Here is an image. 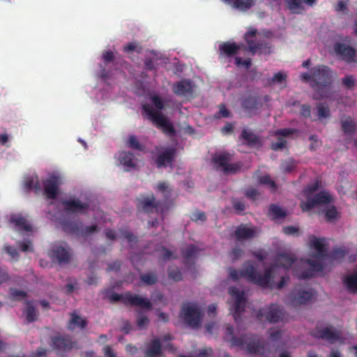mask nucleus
Returning <instances> with one entry per match:
<instances>
[{
    "label": "nucleus",
    "instance_id": "33",
    "mask_svg": "<svg viewBox=\"0 0 357 357\" xmlns=\"http://www.w3.org/2000/svg\"><path fill=\"white\" fill-rule=\"evenodd\" d=\"M295 261L296 259L293 255L287 253H281L278 255L276 259V266L287 269L292 266Z\"/></svg>",
    "mask_w": 357,
    "mask_h": 357
},
{
    "label": "nucleus",
    "instance_id": "46",
    "mask_svg": "<svg viewBox=\"0 0 357 357\" xmlns=\"http://www.w3.org/2000/svg\"><path fill=\"white\" fill-rule=\"evenodd\" d=\"M168 276L174 281H180L182 280V273L176 266L169 267Z\"/></svg>",
    "mask_w": 357,
    "mask_h": 357
},
{
    "label": "nucleus",
    "instance_id": "61",
    "mask_svg": "<svg viewBox=\"0 0 357 357\" xmlns=\"http://www.w3.org/2000/svg\"><path fill=\"white\" fill-rule=\"evenodd\" d=\"M236 64L238 66H243L245 67L246 69L250 68L251 66V59H246L245 60L242 59L241 57H236L235 58Z\"/></svg>",
    "mask_w": 357,
    "mask_h": 357
},
{
    "label": "nucleus",
    "instance_id": "7",
    "mask_svg": "<svg viewBox=\"0 0 357 357\" xmlns=\"http://www.w3.org/2000/svg\"><path fill=\"white\" fill-rule=\"evenodd\" d=\"M232 155L227 152L215 153L211 162L216 170L222 171L225 174H236L241 168L240 163H229Z\"/></svg>",
    "mask_w": 357,
    "mask_h": 357
},
{
    "label": "nucleus",
    "instance_id": "45",
    "mask_svg": "<svg viewBox=\"0 0 357 357\" xmlns=\"http://www.w3.org/2000/svg\"><path fill=\"white\" fill-rule=\"evenodd\" d=\"M10 296L14 301H22L27 297V294L24 291L11 288L10 289Z\"/></svg>",
    "mask_w": 357,
    "mask_h": 357
},
{
    "label": "nucleus",
    "instance_id": "8",
    "mask_svg": "<svg viewBox=\"0 0 357 357\" xmlns=\"http://www.w3.org/2000/svg\"><path fill=\"white\" fill-rule=\"evenodd\" d=\"M142 109L149 116L150 120L158 128H161L165 134L169 135L175 134V129L173 125L160 111L155 110L152 106L148 104L143 105Z\"/></svg>",
    "mask_w": 357,
    "mask_h": 357
},
{
    "label": "nucleus",
    "instance_id": "20",
    "mask_svg": "<svg viewBox=\"0 0 357 357\" xmlns=\"http://www.w3.org/2000/svg\"><path fill=\"white\" fill-rule=\"evenodd\" d=\"M176 154V149L167 148L160 151L155 158L154 161L158 168L166 167L168 165H172Z\"/></svg>",
    "mask_w": 357,
    "mask_h": 357
},
{
    "label": "nucleus",
    "instance_id": "19",
    "mask_svg": "<svg viewBox=\"0 0 357 357\" xmlns=\"http://www.w3.org/2000/svg\"><path fill=\"white\" fill-rule=\"evenodd\" d=\"M137 208L139 211L149 213L154 210H158L160 202L155 200L153 195L139 197L137 199Z\"/></svg>",
    "mask_w": 357,
    "mask_h": 357
},
{
    "label": "nucleus",
    "instance_id": "50",
    "mask_svg": "<svg viewBox=\"0 0 357 357\" xmlns=\"http://www.w3.org/2000/svg\"><path fill=\"white\" fill-rule=\"evenodd\" d=\"M231 204H232L233 208L237 213L243 212L245 209V203L243 201L239 200L236 198H233L231 199Z\"/></svg>",
    "mask_w": 357,
    "mask_h": 357
},
{
    "label": "nucleus",
    "instance_id": "10",
    "mask_svg": "<svg viewBox=\"0 0 357 357\" xmlns=\"http://www.w3.org/2000/svg\"><path fill=\"white\" fill-rule=\"evenodd\" d=\"M202 313L199 307L194 303L183 305L181 317L183 321L192 328H199L201 326Z\"/></svg>",
    "mask_w": 357,
    "mask_h": 357
},
{
    "label": "nucleus",
    "instance_id": "30",
    "mask_svg": "<svg viewBox=\"0 0 357 357\" xmlns=\"http://www.w3.org/2000/svg\"><path fill=\"white\" fill-rule=\"evenodd\" d=\"M63 230L69 234L79 236L81 229V222L63 220L61 222Z\"/></svg>",
    "mask_w": 357,
    "mask_h": 357
},
{
    "label": "nucleus",
    "instance_id": "2",
    "mask_svg": "<svg viewBox=\"0 0 357 357\" xmlns=\"http://www.w3.org/2000/svg\"><path fill=\"white\" fill-rule=\"evenodd\" d=\"M324 238H318L313 237L310 240V245L317 250V253L314 255V259H310L306 261L307 264L310 266V268L303 270L301 273L295 271V275L298 279L311 278L315 275L317 272H321L326 268L327 250L324 243Z\"/></svg>",
    "mask_w": 357,
    "mask_h": 357
},
{
    "label": "nucleus",
    "instance_id": "64",
    "mask_svg": "<svg viewBox=\"0 0 357 357\" xmlns=\"http://www.w3.org/2000/svg\"><path fill=\"white\" fill-rule=\"evenodd\" d=\"M149 323V319L146 316L139 315L137 319V324L139 328L147 326Z\"/></svg>",
    "mask_w": 357,
    "mask_h": 357
},
{
    "label": "nucleus",
    "instance_id": "39",
    "mask_svg": "<svg viewBox=\"0 0 357 357\" xmlns=\"http://www.w3.org/2000/svg\"><path fill=\"white\" fill-rule=\"evenodd\" d=\"M341 126L342 129L345 134L351 135L356 132V125L351 117H348L344 120H341Z\"/></svg>",
    "mask_w": 357,
    "mask_h": 357
},
{
    "label": "nucleus",
    "instance_id": "49",
    "mask_svg": "<svg viewBox=\"0 0 357 357\" xmlns=\"http://www.w3.org/2000/svg\"><path fill=\"white\" fill-rule=\"evenodd\" d=\"M298 132L296 128H282L275 131V135L280 137H287Z\"/></svg>",
    "mask_w": 357,
    "mask_h": 357
},
{
    "label": "nucleus",
    "instance_id": "62",
    "mask_svg": "<svg viewBox=\"0 0 357 357\" xmlns=\"http://www.w3.org/2000/svg\"><path fill=\"white\" fill-rule=\"evenodd\" d=\"M300 114L305 118H310L311 116V108L307 105H302L301 106Z\"/></svg>",
    "mask_w": 357,
    "mask_h": 357
},
{
    "label": "nucleus",
    "instance_id": "51",
    "mask_svg": "<svg viewBox=\"0 0 357 357\" xmlns=\"http://www.w3.org/2000/svg\"><path fill=\"white\" fill-rule=\"evenodd\" d=\"M342 83L347 89H351L355 86L356 79L353 75H348L342 78Z\"/></svg>",
    "mask_w": 357,
    "mask_h": 357
},
{
    "label": "nucleus",
    "instance_id": "15",
    "mask_svg": "<svg viewBox=\"0 0 357 357\" xmlns=\"http://www.w3.org/2000/svg\"><path fill=\"white\" fill-rule=\"evenodd\" d=\"M282 316L281 307L276 304H271L268 307L260 309L257 314L259 320H262L264 317L269 323H277L280 321Z\"/></svg>",
    "mask_w": 357,
    "mask_h": 357
},
{
    "label": "nucleus",
    "instance_id": "14",
    "mask_svg": "<svg viewBox=\"0 0 357 357\" xmlns=\"http://www.w3.org/2000/svg\"><path fill=\"white\" fill-rule=\"evenodd\" d=\"M332 202V197L326 191H321L312 197H307L306 202H302L300 206L303 211H308L317 205L328 204Z\"/></svg>",
    "mask_w": 357,
    "mask_h": 357
},
{
    "label": "nucleus",
    "instance_id": "56",
    "mask_svg": "<svg viewBox=\"0 0 357 357\" xmlns=\"http://www.w3.org/2000/svg\"><path fill=\"white\" fill-rule=\"evenodd\" d=\"M151 100L154 106L158 109L162 110L164 109V102L157 95L151 96Z\"/></svg>",
    "mask_w": 357,
    "mask_h": 357
},
{
    "label": "nucleus",
    "instance_id": "29",
    "mask_svg": "<svg viewBox=\"0 0 357 357\" xmlns=\"http://www.w3.org/2000/svg\"><path fill=\"white\" fill-rule=\"evenodd\" d=\"M24 185L26 190H33L36 194H38L41 192L42 188L36 174H33L25 177L24 180Z\"/></svg>",
    "mask_w": 357,
    "mask_h": 357
},
{
    "label": "nucleus",
    "instance_id": "58",
    "mask_svg": "<svg viewBox=\"0 0 357 357\" xmlns=\"http://www.w3.org/2000/svg\"><path fill=\"white\" fill-rule=\"evenodd\" d=\"M190 218L194 222H197L199 220L204 222L206 220V216L204 212L196 211L192 213Z\"/></svg>",
    "mask_w": 357,
    "mask_h": 357
},
{
    "label": "nucleus",
    "instance_id": "12",
    "mask_svg": "<svg viewBox=\"0 0 357 357\" xmlns=\"http://www.w3.org/2000/svg\"><path fill=\"white\" fill-rule=\"evenodd\" d=\"M310 334L315 338L326 340L331 344L338 341L342 342V332L340 331L334 330L332 326H326L324 328H320L317 326L310 332Z\"/></svg>",
    "mask_w": 357,
    "mask_h": 357
},
{
    "label": "nucleus",
    "instance_id": "22",
    "mask_svg": "<svg viewBox=\"0 0 357 357\" xmlns=\"http://www.w3.org/2000/svg\"><path fill=\"white\" fill-rule=\"evenodd\" d=\"M61 203L65 211L72 213H85L89 208L88 203H82L77 199L64 200Z\"/></svg>",
    "mask_w": 357,
    "mask_h": 357
},
{
    "label": "nucleus",
    "instance_id": "35",
    "mask_svg": "<svg viewBox=\"0 0 357 357\" xmlns=\"http://www.w3.org/2000/svg\"><path fill=\"white\" fill-rule=\"evenodd\" d=\"M10 222L12 224H14L15 227H17L20 230L31 231L32 229L31 226L28 223L26 219L24 217L12 216L10 219Z\"/></svg>",
    "mask_w": 357,
    "mask_h": 357
},
{
    "label": "nucleus",
    "instance_id": "23",
    "mask_svg": "<svg viewBox=\"0 0 357 357\" xmlns=\"http://www.w3.org/2000/svg\"><path fill=\"white\" fill-rule=\"evenodd\" d=\"M174 93L178 96H186L192 93V85L190 80L183 79L172 87Z\"/></svg>",
    "mask_w": 357,
    "mask_h": 357
},
{
    "label": "nucleus",
    "instance_id": "44",
    "mask_svg": "<svg viewBox=\"0 0 357 357\" xmlns=\"http://www.w3.org/2000/svg\"><path fill=\"white\" fill-rule=\"evenodd\" d=\"M140 280L146 285H153L157 282L158 278L154 273H146L140 275Z\"/></svg>",
    "mask_w": 357,
    "mask_h": 357
},
{
    "label": "nucleus",
    "instance_id": "28",
    "mask_svg": "<svg viewBox=\"0 0 357 357\" xmlns=\"http://www.w3.org/2000/svg\"><path fill=\"white\" fill-rule=\"evenodd\" d=\"M162 353L161 342L158 338L153 339L144 351V357H158Z\"/></svg>",
    "mask_w": 357,
    "mask_h": 357
},
{
    "label": "nucleus",
    "instance_id": "1",
    "mask_svg": "<svg viewBox=\"0 0 357 357\" xmlns=\"http://www.w3.org/2000/svg\"><path fill=\"white\" fill-rule=\"evenodd\" d=\"M336 77V73L326 65H317L310 73L301 74L300 78L305 82H310V86L314 90L313 98L321 100L324 98L332 99L334 92L331 85Z\"/></svg>",
    "mask_w": 357,
    "mask_h": 357
},
{
    "label": "nucleus",
    "instance_id": "6",
    "mask_svg": "<svg viewBox=\"0 0 357 357\" xmlns=\"http://www.w3.org/2000/svg\"><path fill=\"white\" fill-rule=\"evenodd\" d=\"M109 300L112 303L121 301L126 305L137 306L147 310H151L152 307V303L148 298L137 294H132L130 292L124 294L114 292L109 295Z\"/></svg>",
    "mask_w": 357,
    "mask_h": 357
},
{
    "label": "nucleus",
    "instance_id": "26",
    "mask_svg": "<svg viewBox=\"0 0 357 357\" xmlns=\"http://www.w3.org/2000/svg\"><path fill=\"white\" fill-rule=\"evenodd\" d=\"M240 50V46L235 43L225 42L219 45L220 56L231 57L236 55Z\"/></svg>",
    "mask_w": 357,
    "mask_h": 357
},
{
    "label": "nucleus",
    "instance_id": "24",
    "mask_svg": "<svg viewBox=\"0 0 357 357\" xmlns=\"http://www.w3.org/2000/svg\"><path fill=\"white\" fill-rule=\"evenodd\" d=\"M119 162L126 172H129L137 168V164L134 160V155L130 152H121L119 155Z\"/></svg>",
    "mask_w": 357,
    "mask_h": 357
},
{
    "label": "nucleus",
    "instance_id": "27",
    "mask_svg": "<svg viewBox=\"0 0 357 357\" xmlns=\"http://www.w3.org/2000/svg\"><path fill=\"white\" fill-rule=\"evenodd\" d=\"M70 319L68 321L67 328L69 331H74L75 328L84 329L87 326L88 321L86 319L81 317L75 312L70 313Z\"/></svg>",
    "mask_w": 357,
    "mask_h": 357
},
{
    "label": "nucleus",
    "instance_id": "42",
    "mask_svg": "<svg viewBox=\"0 0 357 357\" xmlns=\"http://www.w3.org/2000/svg\"><path fill=\"white\" fill-rule=\"evenodd\" d=\"M127 145L130 149L142 151L144 150V146L142 144L135 135H130L127 142Z\"/></svg>",
    "mask_w": 357,
    "mask_h": 357
},
{
    "label": "nucleus",
    "instance_id": "55",
    "mask_svg": "<svg viewBox=\"0 0 357 357\" xmlns=\"http://www.w3.org/2000/svg\"><path fill=\"white\" fill-rule=\"evenodd\" d=\"M245 195L248 199L255 201L257 199L259 193L255 188H251L245 191Z\"/></svg>",
    "mask_w": 357,
    "mask_h": 357
},
{
    "label": "nucleus",
    "instance_id": "57",
    "mask_svg": "<svg viewBox=\"0 0 357 357\" xmlns=\"http://www.w3.org/2000/svg\"><path fill=\"white\" fill-rule=\"evenodd\" d=\"M337 215V211L335 207L332 206L326 211V213H325L326 220L327 221H331L336 218Z\"/></svg>",
    "mask_w": 357,
    "mask_h": 357
},
{
    "label": "nucleus",
    "instance_id": "59",
    "mask_svg": "<svg viewBox=\"0 0 357 357\" xmlns=\"http://www.w3.org/2000/svg\"><path fill=\"white\" fill-rule=\"evenodd\" d=\"M259 183L261 184L268 185L273 189H276V184L274 181H273L271 177L268 175L263 176L259 178Z\"/></svg>",
    "mask_w": 357,
    "mask_h": 357
},
{
    "label": "nucleus",
    "instance_id": "52",
    "mask_svg": "<svg viewBox=\"0 0 357 357\" xmlns=\"http://www.w3.org/2000/svg\"><path fill=\"white\" fill-rule=\"evenodd\" d=\"M97 231H98V226L96 225L87 226V227H84L82 225L79 236H87V235L91 234Z\"/></svg>",
    "mask_w": 357,
    "mask_h": 357
},
{
    "label": "nucleus",
    "instance_id": "4",
    "mask_svg": "<svg viewBox=\"0 0 357 357\" xmlns=\"http://www.w3.org/2000/svg\"><path fill=\"white\" fill-rule=\"evenodd\" d=\"M241 277L247 279L250 282L257 284L263 288H271V281L273 278V268H266L264 275H261L250 261L244 264L243 268L240 271Z\"/></svg>",
    "mask_w": 357,
    "mask_h": 357
},
{
    "label": "nucleus",
    "instance_id": "31",
    "mask_svg": "<svg viewBox=\"0 0 357 357\" xmlns=\"http://www.w3.org/2000/svg\"><path fill=\"white\" fill-rule=\"evenodd\" d=\"M241 137L245 142V144L249 146L261 145L259 137L249 130L243 129Z\"/></svg>",
    "mask_w": 357,
    "mask_h": 357
},
{
    "label": "nucleus",
    "instance_id": "32",
    "mask_svg": "<svg viewBox=\"0 0 357 357\" xmlns=\"http://www.w3.org/2000/svg\"><path fill=\"white\" fill-rule=\"evenodd\" d=\"M233 8L241 11L250 9L255 3L254 0H222Z\"/></svg>",
    "mask_w": 357,
    "mask_h": 357
},
{
    "label": "nucleus",
    "instance_id": "3",
    "mask_svg": "<svg viewBox=\"0 0 357 357\" xmlns=\"http://www.w3.org/2000/svg\"><path fill=\"white\" fill-rule=\"evenodd\" d=\"M273 33L270 31H265L263 33L256 29L250 27L244 34V40L248 45V51L255 54L256 53L270 54L272 52V45L265 41L262 36L268 38L272 37Z\"/></svg>",
    "mask_w": 357,
    "mask_h": 357
},
{
    "label": "nucleus",
    "instance_id": "11",
    "mask_svg": "<svg viewBox=\"0 0 357 357\" xmlns=\"http://www.w3.org/2000/svg\"><path fill=\"white\" fill-rule=\"evenodd\" d=\"M52 348L59 356H64L73 348L79 349L77 341H73L70 335H58L52 338Z\"/></svg>",
    "mask_w": 357,
    "mask_h": 357
},
{
    "label": "nucleus",
    "instance_id": "9",
    "mask_svg": "<svg viewBox=\"0 0 357 357\" xmlns=\"http://www.w3.org/2000/svg\"><path fill=\"white\" fill-rule=\"evenodd\" d=\"M269 96H264L262 98L256 94H248L243 96L241 101L243 109L249 116H255L260 112V109L263 107V101L268 102L270 100Z\"/></svg>",
    "mask_w": 357,
    "mask_h": 357
},
{
    "label": "nucleus",
    "instance_id": "13",
    "mask_svg": "<svg viewBox=\"0 0 357 357\" xmlns=\"http://www.w3.org/2000/svg\"><path fill=\"white\" fill-rule=\"evenodd\" d=\"M229 294L235 299L233 317L236 322L241 318V314L244 312L246 304L245 294L243 291H240L236 287L229 288Z\"/></svg>",
    "mask_w": 357,
    "mask_h": 357
},
{
    "label": "nucleus",
    "instance_id": "53",
    "mask_svg": "<svg viewBox=\"0 0 357 357\" xmlns=\"http://www.w3.org/2000/svg\"><path fill=\"white\" fill-rule=\"evenodd\" d=\"M286 145H287V141L285 139H284L283 138L280 137L276 142L272 143L271 147L272 150L276 151L283 149L284 148L286 147Z\"/></svg>",
    "mask_w": 357,
    "mask_h": 357
},
{
    "label": "nucleus",
    "instance_id": "41",
    "mask_svg": "<svg viewBox=\"0 0 357 357\" xmlns=\"http://www.w3.org/2000/svg\"><path fill=\"white\" fill-rule=\"evenodd\" d=\"M26 305L27 306L25 310L26 319L28 321V323H31L36 320V310L35 307L31 305L30 301H26Z\"/></svg>",
    "mask_w": 357,
    "mask_h": 357
},
{
    "label": "nucleus",
    "instance_id": "16",
    "mask_svg": "<svg viewBox=\"0 0 357 357\" xmlns=\"http://www.w3.org/2000/svg\"><path fill=\"white\" fill-rule=\"evenodd\" d=\"M334 51L340 59L348 63L357 62L356 50L344 43H336L334 45Z\"/></svg>",
    "mask_w": 357,
    "mask_h": 357
},
{
    "label": "nucleus",
    "instance_id": "43",
    "mask_svg": "<svg viewBox=\"0 0 357 357\" xmlns=\"http://www.w3.org/2000/svg\"><path fill=\"white\" fill-rule=\"evenodd\" d=\"M317 116L319 119L328 118L331 116V110L328 105L319 103L317 105Z\"/></svg>",
    "mask_w": 357,
    "mask_h": 357
},
{
    "label": "nucleus",
    "instance_id": "36",
    "mask_svg": "<svg viewBox=\"0 0 357 357\" xmlns=\"http://www.w3.org/2000/svg\"><path fill=\"white\" fill-rule=\"evenodd\" d=\"M343 283L350 293H357V272L347 275L344 278Z\"/></svg>",
    "mask_w": 357,
    "mask_h": 357
},
{
    "label": "nucleus",
    "instance_id": "38",
    "mask_svg": "<svg viewBox=\"0 0 357 357\" xmlns=\"http://www.w3.org/2000/svg\"><path fill=\"white\" fill-rule=\"evenodd\" d=\"M197 247L191 245L185 248L182 250V255L185 260V264H187L191 259L196 257L197 252H199Z\"/></svg>",
    "mask_w": 357,
    "mask_h": 357
},
{
    "label": "nucleus",
    "instance_id": "5",
    "mask_svg": "<svg viewBox=\"0 0 357 357\" xmlns=\"http://www.w3.org/2000/svg\"><path fill=\"white\" fill-rule=\"evenodd\" d=\"M232 346L240 347L250 355H258L261 357H268L269 351L266 343L252 337L241 336L233 337Z\"/></svg>",
    "mask_w": 357,
    "mask_h": 357
},
{
    "label": "nucleus",
    "instance_id": "63",
    "mask_svg": "<svg viewBox=\"0 0 357 357\" xmlns=\"http://www.w3.org/2000/svg\"><path fill=\"white\" fill-rule=\"evenodd\" d=\"M102 60L105 63L112 62L114 60L115 56L113 52L108 50L102 54Z\"/></svg>",
    "mask_w": 357,
    "mask_h": 357
},
{
    "label": "nucleus",
    "instance_id": "60",
    "mask_svg": "<svg viewBox=\"0 0 357 357\" xmlns=\"http://www.w3.org/2000/svg\"><path fill=\"white\" fill-rule=\"evenodd\" d=\"M120 231L122 237L126 239L129 243H132L135 241L136 237L128 230L121 229Z\"/></svg>",
    "mask_w": 357,
    "mask_h": 357
},
{
    "label": "nucleus",
    "instance_id": "21",
    "mask_svg": "<svg viewBox=\"0 0 357 357\" xmlns=\"http://www.w3.org/2000/svg\"><path fill=\"white\" fill-rule=\"evenodd\" d=\"M50 255L53 260H56L59 264H68L71 258L68 246H54L51 250Z\"/></svg>",
    "mask_w": 357,
    "mask_h": 357
},
{
    "label": "nucleus",
    "instance_id": "54",
    "mask_svg": "<svg viewBox=\"0 0 357 357\" xmlns=\"http://www.w3.org/2000/svg\"><path fill=\"white\" fill-rule=\"evenodd\" d=\"M296 167L294 160H286L282 164V169L284 172H291Z\"/></svg>",
    "mask_w": 357,
    "mask_h": 357
},
{
    "label": "nucleus",
    "instance_id": "17",
    "mask_svg": "<svg viewBox=\"0 0 357 357\" xmlns=\"http://www.w3.org/2000/svg\"><path fill=\"white\" fill-rule=\"evenodd\" d=\"M314 296L312 290H301L296 287L289 295L290 303L293 306L307 304Z\"/></svg>",
    "mask_w": 357,
    "mask_h": 357
},
{
    "label": "nucleus",
    "instance_id": "37",
    "mask_svg": "<svg viewBox=\"0 0 357 357\" xmlns=\"http://www.w3.org/2000/svg\"><path fill=\"white\" fill-rule=\"evenodd\" d=\"M268 215L273 220L284 218L287 216V213L280 206L277 204H271L269 206Z\"/></svg>",
    "mask_w": 357,
    "mask_h": 357
},
{
    "label": "nucleus",
    "instance_id": "48",
    "mask_svg": "<svg viewBox=\"0 0 357 357\" xmlns=\"http://www.w3.org/2000/svg\"><path fill=\"white\" fill-rule=\"evenodd\" d=\"M320 186L319 181H315L314 183L309 184L305 189L304 193L306 197H311L310 195L316 192Z\"/></svg>",
    "mask_w": 357,
    "mask_h": 357
},
{
    "label": "nucleus",
    "instance_id": "47",
    "mask_svg": "<svg viewBox=\"0 0 357 357\" xmlns=\"http://www.w3.org/2000/svg\"><path fill=\"white\" fill-rule=\"evenodd\" d=\"M123 50L126 53H130L135 51L139 54L142 51V47L137 42H131L123 46Z\"/></svg>",
    "mask_w": 357,
    "mask_h": 357
},
{
    "label": "nucleus",
    "instance_id": "34",
    "mask_svg": "<svg viewBox=\"0 0 357 357\" xmlns=\"http://www.w3.org/2000/svg\"><path fill=\"white\" fill-rule=\"evenodd\" d=\"M347 253L348 250L344 248H335L330 253H327L326 260L330 262L341 261Z\"/></svg>",
    "mask_w": 357,
    "mask_h": 357
},
{
    "label": "nucleus",
    "instance_id": "40",
    "mask_svg": "<svg viewBox=\"0 0 357 357\" xmlns=\"http://www.w3.org/2000/svg\"><path fill=\"white\" fill-rule=\"evenodd\" d=\"M286 3L292 13L300 14L304 10L301 0H286Z\"/></svg>",
    "mask_w": 357,
    "mask_h": 357
},
{
    "label": "nucleus",
    "instance_id": "25",
    "mask_svg": "<svg viewBox=\"0 0 357 357\" xmlns=\"http://www.w3.org/2000/svg\"><path fill=\"white\" fill-rule=\"evenodd\" d=\"M255 234L254 228L248 227L244 225L238 226L234 231V236L238 241L251 239L255 236Z\"/></svg>",
    "mask_w": 357,
    "mask_h": 357
},
{
    "label": "nucleus",
    "instance_id": "18",
    "mask_svg": "<svg viewBox=\"0 0 357 357\" xmlns=\"http://www.w3.org/2000/svg\"><path fill=\"white\" fill-rule=\"evenodd\" d=\"M44 188V195L47 199H55L58 195L59 187L60 185L59 177L52 175L50 178L43 181Z\"/></svg>",
    "mask_w": 357,
    "mask_h": 357
}]
</instances>
